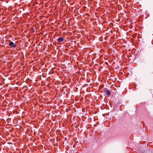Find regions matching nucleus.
<instances>
[{
  "label": "nucleus",
  "mask_w": 153,
  "mask_h": 153,
  "mask_svg": "<svg viewBox=\"0 0 153 153\" xmlns=\"http://www.w3.org/2000/svg\"><path fill=\"white\" fill-rule=\"evenodd\" d=\"M63 40L64 39L62 37H59L57 39V42H62Z\"/></svg>",
  "instance_id": "f03ea898"
},
{
  "label": "nucleus",
  "mask_w": 153,
  "mask_h": 153,
  "mask_svg": "<svg viewBox=\"0 0 153 153\" xmlns=\"http://www.w3.org/2000/svg\"><path fill=\"white\" fill-rule=\"evenodd\" d=\"M28 44V42H26L25 43V45H26L27 44Z\"/></svg>",
  "instance_id": "39448f33"
},
{
  "label": "nucleus",
  "mask_w": 153,
  "mask_h": 153,
  "mask_svg": "<svg viewBox=\"0 0 153 153\" xmlns=\"http://www.w3.org/2000/svg\"><path fill=\"white\" fill-rule=\"evenodd\" d=\"M106 93L107 95L109 96L110 95L111 93L110 91L108 90H105L104 91Z\"/></svg>",
  "instance_id": "20e7f679"
},
{
  "label": "nucleus",
  "mask_w": 153,
  "mask_h": 153,
  "mask_svg": "<svg viewBox=\"0 0 153 153\" xmlns=\"http://www.w3.org/2000/svg\"><path fill=\"white\" fill-rule=\"evenodd\" d=\"M9 45L13 47H16V45L12 42H10Z\"/></svg>",
  "instance_id": "f257e3e1"
},
{
  "label": "nucleus",
  "mask_w": 153,
  "mask_h": 153,
  "mask_svg": "<svg viewBox=\"0 0 153 153\" xmlns=\"http://www.w3.org/2000/svg\"><path fill=\"white\" fill-rule=\"evenodd\" d=\"M34 27V26H33L30 28V29L29 30V33H33L35 31Z\"/></svg>",
  "instance_id": "7ed1b4c3"
}]
</instances>
